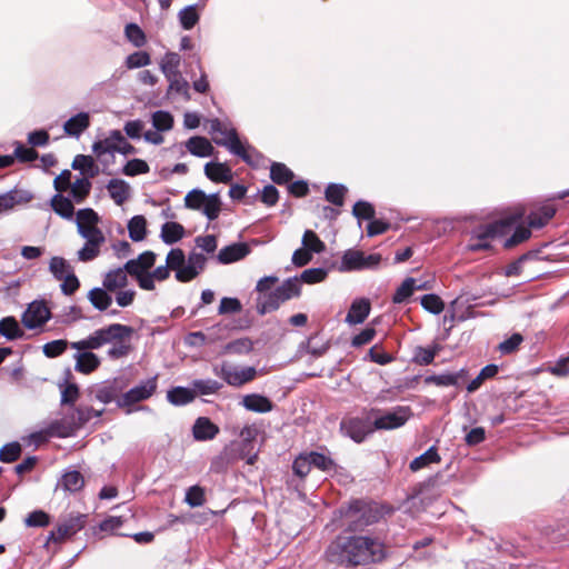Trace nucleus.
Wrapping results in <instances>:
<instances>
[{
  "instance_id": "obj_1",
  "label": "nucleus",
  "mask_w": 569,
  "mask_h": 569,
  "mask_svg": "<svg viewBox=\"0 0 569 569\" xmlns=\"http://www.w3.org/2000/svg\"><path fill=\"white\" fill-rule=\"evenodd\" d=\"M157 254L153 251H144L137 258L128 260L122 268H114L104 273L102 286L114 293L116 302L121 308L131 306L136 299L134 289H128L129 277L136 279L140 289L156 290V282L169 279L170 271L179 282H189L197 278L204 269L206 257L199 252H190L186 257L180 248L171 249L166 258V264L154 267Z\"/></svg>"
},
{
  "instance_id": "obj_2",
  "label": "nucleus",
  "mask_w": 569,
  "mask_h": 569,
  "mask_svg": "<svg viewBox=\"0 0 569 569\" xmlns=\"http://www.w3.org/2000/svg\"><path fill=\"white\" fill-rule=\"evenodd\" d=\"M325 557L328 562L357 567L383 559V545L368 536L339 535L327 547Z\"/></svg>"
},
{
  "instance_id": "obj_3",
  "label": "nucleus",
  "mask_w": 569,
  "mask_h": 569,
  "mask_svg": "<svg viewBox=\"0 0 569 569\" xmlns=\"http://www.w3.org/2000/svg\"><path fill=\"white\" fill-rule=\"evenodd\" d=\"M134 329L122 323H111L94 330L87 338L73 341L70 347L74 350H96L110 345L107 355L110 359H121L132 351L130 340Z\"/></svg>"
},
{
  "instance_id": "obj_4",
  "label": "nucleus",
  "mask_w": 569,
  "mask_h": 569,
  "mask_svg": "<svg viewBox=\"0 0 569 569\" xmlns=\"http://www.w3.org/2000/svg\"><path fill=\"white\" fill-rule=\"evenodd\" d=\"M100 217L91 208L80 209L76 214L77 231L86 240L77 251V259L81 262L92 261L100 256L106 237L98 227Z\"/></svg>"
},
{
  "instance_id": "obj_5",
  "label": "nucleus",
  "mask_w": 569,
  "mask_h": 569,
  "mask_svg": "<svg viewBox=\"0 0 569 569\" xmlns=\"http://www.w3.org/2000/svg\"><path fill=\"white\" fill-rule=\"evenodd\" d=\"M301 293V286L298 277L284 280L273 291L258 298L257 310L260 315L277 310L281 303L292 298L299 297Z\"/></svg>"
},
{
  "instance_id": "obj_6",
  "label": "nucleus",
  "mask_w": 569,
  "mask_h": 569,
  "mask_svg": "<svg viewBox=\"0 0 569 569\" xmlns=\"http://www.w3.org/2000/svg\"><path fill=\"white\" fill-rule=\"evenodd\" d=\"M525 214L523 210H518L512 216L490 223L485 227H480L475 230L473 238L475 242L468 246L469 250L478 251L482 249H488L490 247L488 240L493 239L496 237L502 236L507 232V230L519 219H521Z\"/></svg>"
},
{
  "instance_id": "obj_7",
  "label": "nucleus",
  "mask_w": 569,
  "mask_h": 569,
  "mask_svg": "<svg viewBox=\"0 0 569 569\" xmlns=\"http://www.w3.org/2000/svg\"><path fill=\"white\" fill-rule=\"evenodd\" d=\"M411 417V409L398 406L389 411L372 408L369 410V419L373 420L375 430H393L406 425Z\"/></svg>"
},
{
  "instance_id": "obj_8",
  "label": "nucleus",
  "mask_w": 569,
  "mask_h": 569,
  "mask_svg": "<svg viewBox=\"0 0 569 569\" xmlns=\"http://www.w3.org/2000/svg\"><path fill=\"white\" fill-rule=\"evenodd\" d=\"M184 206L188 209L201 211L209 220L217 219L221 210L219 194H206L200 189H192L186 194Z\"/></svg>"
},
{
  "instance_id": "obj_9",
  "label": "nucleus",
  "mask_w": 569,
  "mask_h": 569,
  "mask_svg": "<svg viewBox=\"0 0 569 569\" xmlns=\"http://www.w3.org/2000/svg\"><path fill=\"white\" fill-rule=\"evenodd\" d=\"M157 388V376L148 378L122 393L118 399V407L124 409L126 413H131L137 409L134 405L151 398L156 393Z\"/></svg>"
},
{
  "instance_id": "obj_10",
  "label": "nucleus",
  "mask_w": 569,
  "mask_h": 569,
  "mask_svg": "<svg viewBox=\"0 0 569 569\" xmlns=\"http://www.w3.org/2000/svg\"><path fill=\"white\" fill-rule=\"evenodd\" d=\"M380 261L381 256L379 253L366 254L360 250L349 249L341 258L339 270L347 272L352 270L372 269L378 267Z\"/></svg>"
},
{
  "instance_id": "obj_11",
  "label": "nucleus",
  "mask_w": 569,
  "mask_h": 569,
  "mask_svg": "<svg viewBox=\"0 0 569 569\" xmlns=\"http://www.w3.org/2000/svg\"><path fill=\"white\" fill-rule=\"evenodd\" d=\"M216 372L232 387H240L250 382L257 376V370L253 367H237L229 363H223L220 370H216Z\"/></svg>"
},
{
  "instance_id": "obj_12",
  "label": "nucleus",
  "mask_w": 569,
  "mask_h": 569,
  "mask_svg": "<svg viewBox=\"0 0 569 569\" xmlns=\"http://www.w3.org/2000/svg\"><path fill=\"white\" fill-rule=\"evenodd\" d=\"M218 146L226 147L231 153L240 157L250 166H258L262 160V156L253 147L242 142L233 133H231V140L218 141Z\"/></svg>"
},
{
  "instance_id": "obj_13",
  "label": "nucleus",
  "mask_w": 569,
  "mask_h": 569,
  "mask_svg": "<svg viewBox=\"0 0 569 569\" xmlns=\"http://www.w3.org/2000/svg\"><path fill=\"white\" fill-rule=\"evenodd\" d=\"M341 428L345 432L355 441L361 442L367 436L375 432L373 420L369 419V411L366 413V418H350L341 423Z\"/></svg>"
},
{
  "instance_id": "obj_14",
  "label": "nucleus",
  "mask_w": 569,
  "mask_h": 569,
  "mask_svg": "<svg viewBox=\"0 0 569 569\" xmlns=\"http://www.w3.org/2000/svg\"><path fill=\"white\" fill-rule=\"evenodd\" d=\"M86 525V516L81 513L70 515L61 522L57 530L51 531L48 541L60 542L80 531Z\"/></svg>"
},
{
  "instance_id": "obj_15",
  "label": "nucleus",
  "mask_w": 569,
  "mask_h": 569,
  "mask_svg": "<svg viewBox=\"0 0 569 569\" xmlns=\"http://www.w3.org/2000/svg\"><path fill=\"white\" fill-rule=\"evenodd\" d=\"M51 317L48 306L43 301L31 302L22 315V323L28 329L43 326Z\"/></svg>"
},
{
  "instance_id": "obj_16",
  "label": "nucleus",
  "mask_w": 569,
  "mask_h": 569,
  "mask_svg": "<svg viewBox=\"0 0 569 569\" xmlns=\"http://www.w3.org/2000/svg\"><path fill=\"white\" fill-rule=\"evenodd\" d=\"M124 385L118 378L112 380H107L98 385L94 389L96 399L102 403H110L116 401L118 405V399L122 395V390Z\"/></svg>"
},
{
  "instance_id": "obj_17",
  "label": "nucleus",
  "mask_w": 569,
  "mask_h": 569,
  "mask_svg": "<svg viewBox=\"0 0 569 569\" xmlns=\"http://www.w3.org/2000/svg\"><path fill=\"white\" fill-rule=\"evenodd\" d=\"M468 377V372L466 369H460L456 372H446L441 375H431L425 378V383L435 385L438 387H458L460 383L465 382Z\"/></svg>"
},
{
  "instance_id": "obj_18",
  "label": "nucleus",
  "mask_w": 569,
  "mask_h": 569,
  "mask_svg": "<svg viewBox=\"0 0 569 569\" xmlns=\"http://www.w3.org/2000/svg\"><path fill=\"white\" fill-rule=\"evenodd\" d=\"M371 303L367 298H359L352 301L346 316V322L350 326L362 323L369 316Z\"/></svg>"
},
{
  "instance_id": "obj_19",
  "label": "nucleus",
  "mask_w": 569,
  "mask_h": 569,
  "mask_svg": "<svg viewBox=\"0 0 569 569\" xmlns=\"http://www.w3.org/2000/svg\"><path fill=\"white\" fill-rule=\"evenodd\" d=\"M78 352L74 355V369L76 371L89 375L96 371L101 361L99 357L92 352V350H77Z\"/></svg>"
},
{
  "instance_id": "obj_20",
  "label": "nucleus",
  "mask_w": 569,
  "mask_h": 569,
  "mask_svg": "<svg viewBox=\"0 0 569 569\" xmlns=\"http://www.w3.org/2000/svg\"><path fill=\"white\" fill-rule=\"evenodd\" d=\"M184 147L192 156L198 158H207L212 157L216 152L212 143L206 138L201 136H194L189 138L184 142Z\"/></svg>"
},
{
  "instance_id": "obj_21",
  "label": "nucleus",
  "mask_w": 569,
  "mask_h": 569,
  "mask_svg": "<svg viewBox=\"0 0 569 569\" xmlns=\"http://www.w3.org/2000/svg\"><path fill=\"white\" fill-rule=\"evenodd\" d=\"M249 252L250 249L246 243H233L222 248L217 258L220 263L228 264L243 259Z\"/></svg>"
},
{
  "instance_id": "obj_22",
  "label": "nucleus",
  "mask_w": 569,
  "mask_h": 569,
  "mask_svg": "<svg viewBox=\"0 0 569 569\" xmlns=\"http://www.w3.org/2000/svg\"><path fill=\"white\" fill-rule=\"evenodd\" d=\"M204 174L213 182L228 183L232 180V171L230 167L222 162L206 163Z\"/></svg>"
},
{
  "instance_id": "obj_23",
  "label": "nucleus",
  "mask_w": 569,
  "mask_h": 569,
  "mask_svg": "<svg viewBox=\"0 0 569 569\" xmlns=\"http://www.w3.org/2000/svg\"><path fill=\"white\" fill-rule=\"evenodd\" d=\"M192 432L196 440H211L219 433V427L209 418L200 417L196 420Z\"/></svg>"
},
{
  "instance_id": "obj_24",
  "label": "nucleus",
  "mask_w": 569,
  "mask_h": 569,
  "mask_svg": "<svg viewBox=\"0 0 569 569\" xmlns=\"http://www.w3.org/2000/svg\"><path fill=\"white\" fill-rule=\"evenodd\" d=\"M120 136L119 130H111L109 134L102 139L93 142L92 144V152L98 157L101 158L102 156L107 153H116L118 152V138Z\"/></svg>"
},
{
  "instance_id": "obj_25",
  "label": "nucleus",
  "mask_w": 569,
  "mask_h": 569,
  "mask_svg": "<svg viewBox=\"0 0 569 569\" xmlns=\"http://www.w3.org/2000/svg\"><path fill=\"white\" fill-rule=\"evenodd\" d=\"M89 126L90 114L88 112H79L64 122L63 130L68 136L78 138Z\"/></svg>"
},
{
  "instance_id": "obj_26",
  "label": "nucleus",
  "mask_w": 569,
  "mask_h": 569,
  "mask_svg": "<svg viewBox=\"0 0 569 569\" xmlns=\"http://www.w3.org/2000/svg\"><path fill=\"white\" fill-rule=\"evenodd\" d=\"M241 405L249 411L266 413L273 409L272 402L264 396L250 393L242 398Z\"/></svg>"
},
{
  "instance_id": "obj_27",
  "label": "nucleus",
  "mask_w": 569,
  "mask_h": 569,
  "mask_svg": "<svg viewBox=\"0 0 569 569\" xmlns=\"http://www.w3.org/2000/svg\"><path fill=\"white\" fill-rule=\"evenodd\" d=\"M87 298L90 303L99 311H106L112 305L111 292L103 286L89 290Z\"/></svg>"
},
{
  "instance_id": "obj_28",
  "label": "nucleus",
  "mask_w": 569,
  "mask_h": 569,
  "mask_svg": "<svg viewBox=\"0 0 569 569\" xmlns=\"http://www.w3.org/2000/svg\"><path fill=\"white\" fill-rule=\"evenodd\" d=\"M71 166L72 169L79 170L88 179L99 174V166L91 156L78 154L74 157Z\"/></svg>"
},
{
  "instance_id": "obj_29",
  "label": "nucleus",
  "mask_w": 569,
  "mask_h": 569,
  "mask_svg": "<svg viewBox=\"0 0 569 569\" xmlns=\"http://www.w3.org/2000/svg\"><path fill=\"white\" fill-rule=\"evenodd\" d=\"M50 206L52 210L63 219L71 220L74 216V206L72 200L64 197L62 193H56L51 200Z\"/></svg>"
},
{
  "instance_id": "obj_30",
  "label": "nucleus",
  "mask_w": 569,
  "mask_h": 569,
  "mask_svg": "<svg viewBox=\"0 0 569 569\" xmlns=\"http://www.w3.org/2000/svg\"><path fill=\"white\" fill-rule=\"evenodd\" d=\"M108 192L117 204H122L130 197V186L124 180L112 179L107 184Z\"/></svg>"
},
{
  "instance_id": "obj_31",
  "label": "nucleus",
  "mask_w": 569,
  "mask_h": 569,
  "mask_svg": "<svg viewBox=\"0 0 569 569\" xmlns=\"http://www.w3.org/2000/svg\"><path fill=\"white\" fill-rule=\"evenodd\" d=\"M181 58L176 52H167L160 61V70L164 74L166 79H171L177 74H180Z\"/></svg>"
},
{
  "instance_id": "obj_32",
  "label": "nucleus",
  "mask_w": 569,
  "mask_h": 569,
  "mask_svg": "<svg viewBox=\"0 0 569 569\" xmlns=\"http://www.w3.org/2000/svg\"><path fill=\"white\" fill-rule=\"evenodd\" d=\"M91 187L90 179L84 177L77 178L69 187L72 200L76 203H82L89 196Z\"/></svg>"
},
{
  "instance_id": "obj_33",
  "label": "nucleus",
  "mask_w": 569,
  "mask_h": 569,
  "mask_svg": "<svg viewBox=\"0 0 569 569\" xmlns=\"http://www.w3.org/2000/svg\"><path fill=\"white\" fill-rule=\"evenodd\" d=\"M209 133L212 136L216 144H218V141L221 140H231V133L238 136L233 128L228 127L219 119L209 120Z\"/></svg>"
},
{
  "instance_id": "obj_34",
  "label": "nucleus",
  "mask_w": 569,
  "mask_h": 569,
  "mask_svg": "<svg viewBox=\"0 0 569 569\" xmlns=\"http://www.w3.org/2000/svg\"><path fill=\"white\" fill-rule=\"evenodd\" d=\"M184 234V228L178 222H166L161 228V239L167 244L178 242Z\"/></svg>"
},
{
  "instance_id": "obj_35",
  "label": "nucleus",
  "mask_w": 569,
  "mask_h": 569,
  "mask_svg": "<svg viewBox=\"0 0 569 569\" xmlns=\"http://www.w3.org/2000/svg\"><path fill=\"white\" fill-rule=\"evenodd\" d=\"M49 271L54 279L62 280L66 276L73 272L72 266L62 257H52L49 261Z\"/></svg>"
},
{
  "instance_id": "obj_36",
  "label": "nucleus",
  "mask_w": 569,
  "mask_h": 569,
  "mask_svg": "<svg viewBox=\"0 0 569 569\" xmlns=\"http://www.w3.org/2000/svg\"><path fill=\"white\" fill-rule=\"evenodd\" d=\"M441 458L439 453L437 452V449L435 447L429 448L425 453L421 456L415 458L410 462V470L416 472L422 468L428 467L431 463H438L440 462Z\"/></svg>"
},
{
  "instance_id": "obj_37",
  "label": "nucleus",
  "mask_w": 569,
  "mask_h": 569,
  "mask_svg": "<svg viewBox=\"0 0 569 569\" xmlns=\"http://www.w3.org/2000/svg\"><path fill=\"white\" fill-rule=\"evenodd\" d=\"M556 213V209L551 204L542 206L538 211L531 212L529 216V227H543Z\"/></svg>"
},
{
  "instance_id": "obj_38",
  "label": "nucleus",
  "mask_w": 569,
  "mask_h": 569,
  "mask_svg": "<svg viewBox=\"0 0 569 569\" xmlns=\"http://www.w3.org/2000/svg\"><path fill=\"white\" fill-rule=\"evenodd\" d=\"M196 398L194 391L184 387H176L168 391L167 399L176 406H182L191 402Z\"/></svg>"
},
{
  "instance_id": "obj_39",
  "label": "nucleus",
  "mask_w": 569,
  "mask_h": 569,
  "mask_svg": "<svg viewBox=\"0 0 569 569\" xmlns=\"http://www.w3.org/2000/svg\"><path fill=\"white\" fill-rule=\"evenodd\" d=\"M60 486L69 492H77L84 486V479L79 471H68L62 476Z\"/></svg>"
},
{
  "instance_id": "obj_40",
  "label": "nucleus",
  "mask_w": 569,
  "mask_h": 569,
  "mask_svg": "<svg viewBox=\"0 0 569 569\" xmlns=\"http://www.w3.org/2000/svg\"><path fill=\"white\" fill-rule=\"evenodd\" d=\"M308 455L310 457L312 467L328 473L337 471L338 466L329 456L317 451H311Z\"/></svg>"
},
{
  "instance_id": "obj_41",
  "label": "nucleus",
  "mask_w": 569,
  "mask_h": 569,
  "mask_svg": "<svg viewBox=\"0 0 569 569\" xmlns=\"http://www.w3.org/2000/svg\"><path fill=\"white\" fill-rule=\"evenodd\" d=\"M147 221L143 216H134L128 223L129 237L133 241H141L146 238Z\"/></svg>"
},
{
  "instance_id": "obj_42",
  "label": "nucleus",
  "mask_w": 569,
  "mask_h": 569,
  "mask_svg": "<svg viewBox=\"0 0 569 569\" xmlns=\"http://www.w3.org/2000/svg\"><path fill=\"white\" fill-rule=\"evenodd\" d=\"M0 333L9 340L18 339L23 335L13 317H6L0 320Z\"/></svg>"
},
{
  "instance_id": "obj_43",
  "label": "nucleus",
  "mask_w": 569,
  "mask_h": 569,
  "mask_svg": "<svg viewBox=\"0 0 569 569\" xmlns=\"http://www.w3.org/2000/svg\"><path fill=\"white\" fill-rule=\"evenodd\" d=\"M270 177L273 182L278 184H283L293 178L292 171L286 167L283 163L274 162L270 168Z\"/></svg>"
},
{
  "instance_id": "obj_44",
  "label": "nucleus",
  "mask_w": 569,
  "mask_h": 569,
  "mask_svg": "<svg viewBox=\"0 0 569 569\" xmlns=\"http://www.w3.org/2000/svg\"><path fill=\"white\" fill-rule=\"evenodd\" d=\"M124 34L128 41L137 48L143 47L147 42L143 30L136 23H128L124 28Z\"/></svg>"
},
{
  "instance_id": "obj_45",
  "label": "nucleus",
  "mask_w": 569,
  "mask_h": 569,
  "mask_svg": "<svg viewBox=\"0 0 569 569\" xmlns=\"http://www.w3.org/2000/svg\"><path fill=\"white\" fill-rule=\"evenodd\" d=\"M302 244L303 248L308 250L310 253H320L326 249L323 241H321L320 238L312 230L305 231L302 237Z\"/></svg>"
},
{
  "instance_id": "obj_46",
  "label": "nucleus",
  "mask_w": 569,
  "mask_h": 569,
  "mask_svg": "<svg viewBox=\"0 0 569 569\" xmlns=\"http://www.w3.org/2000/svg\"><path fill=\"white\" fill-rule=\"evenodd\" d=\"M416 290V280L407 278L401 286L396 290L392 301L395 303H402L412 296Z\"/></svg>"
},
{
  "instance_id": "obj_47",
  "label": "nucleus",
  "mask_w": 569,
  "mask_h": 569,
  "mask_svg": "<svg viewBox=\"0 0 569 569\" xmlns=\"http://www.w3.org/2000/svg\"><path fill=\"white\" fill-rule=\"evenodd\" d=\"M179 21L184 30L192 29L199 21V13L196 6H189L182 9L179 14Z\"/></svg>"
},
{
  "instance_id": "obj_48",
  "label": "nucleus",
  "mask_w": 569,
  "mask_h": 569,
  "mask_svg": "<svg viewBox=\"0 0 569 569\" xmlns=\"http://www.w3.org/2000/svg\"><path fill=\"white\" fill-rule=\"evenodd\" d=\"M169 82L168 92H174L177 94L182 96L186 100L190 99L189 93V83L184 80L180 74L172 77L171 79H167Z\"/></svg>"
},
{
  "instance_id": "obj_49",
  "label": "nucleus",
  "mask_w": 569,
  "mask_h": 569,
  "mask_svg": "<svg viewBox=\"0 0 569 569\" xmlns=\"http://www.w3.org/2000/svg\"><path fill=\"white\" fill-rule=\"evenodd\" d=\"M151 120L153 127L159 131H168L173 126V117L168 111L159 110L153 112Z\"/></svg>"
},
{
  "instance_id": "obj_50",
  "label": "nucleus",
  "mask_w": 569,
  "mask_h": 569,
  "mask_svg": "<svg viewBox=\"0 0 569 569\" xmlns=\"http://www.w3.org/2000/svg\"><path fill=\"white\" fill-rule=\"evenodd\" d=\"M149 171V164L144 160L138 158L129 160L122 169L123 174L128 177L144 174L148 173Z\"/></svg>"
},
{
  "instance_id": "obj_51",
  "label": "nucleus",
  "mask_w": 569,
  "mask_h": 569,
  "mask_svg": "<svg viewBox=\"0 0 569 569\" xmlns=\"http://www.w3.org/2000/svg\"><path fill=\"white\" fill-rule=\"evenodd\" d=\"M421 306L423 307L425 310L433 315H439L445 309V303L441 300V298L433 293L422 296Z\"/></svg>"
},
{
  "instance_id": "obj_52",
  "label": "nucleus",
  "mask_w": 569,
  "mask_h": 569,
  "mask_svg": "<svg viewBox=\"0 0 569 569\" xmlns=\"http://www.w3.org/2000/svg\"><path fill=\"white\" fill-rule=\"evenodd\" d=\"M192 391H194V395H212L216 393L220 388L221 385L212 379L207 380H194L192 382Z\"/></svg>"
},
{
  "instance_id": "obj_53",
  "label": "nucleus",
  "mask_w": 569,
  "mask_h": 569,
  "mask_svg": "<svg viewBox=\"0 0 569 569\" xmlns=\"http://www.w3.org/2000/svg\"><path fill=\"white\" fill-rule=\"evenodd\" d=\"M21 450V446L17 441L7 443L0 449V460L7 463L13 462L20 457Z\"/></svg>"
},
{
  "instance_id": "obj_54",
  "label": "nucleus",
  "mask_w": 569,
  "mask_h": 569,
  "mask_svg": "<svg viewBox=\"0 0 569 569\" xmlns=\"http://www.w3.org/2000/svg\"><path fill=\"white\" fill-rule=\"evenodd\" d=\"M327 273H328L327 270L323 268L307 269L301 273L300 278H298L299 283L305 282V283L313 284V283L321 282L326 279Z\"/></svg>"
},
{
  "instance_id": "obj_55",
  "label": "nucleus",
  "mask_w": 569,
  "mask_h": 569,
  "mask_svg": "<svg viewBox=\"0 0 569 569\" xmlns=\"http://www.w3.org/2000/svg\"><path fill=\"white\" fill-rule=\"evenodd\" d=\"M150 56L146 51L133 52L126 59V66L128 69L142 68L150 64Z\"/></svg>"
},
{
  "instance_id": "obj_56",
  "label": "nucleus",
  "mask_w": 569,
  "mask_h": 569,
  "mask_svg": "<svg viewBox=\"0 0 569 569\" xmlns=\"http://www.w3.org/2000/svg\"><path fill=\"white\" fill-rule=\"evenodd\" d=\"M184 501L192 508L204 503V491L199 486H192L187 490Z\"/></svg>"
},
{
  "instance_id": "obj_57",
  "label": "nucleus",
  "mask_w": 569,
  "mask_h": 569,
  "mask_svg": "<svg viewBox=\"0 0 569 569\" xmlns=\"http://www.w3.org/2000/svg\"><path fill=\"white\" fill-rule=\"evenodd\" d=\"M27 527H47L50 523V516L43 510H36L24 519Z\"/></svg>"
},
{
  "instance_id": "obj_58",
  "label": "nucleus",
  "mask_w": 569,
  "mask_h": 569,
  "mask_svg": "<svg viewBox=\"0 0 569 569\" xmlns=\"http://www.w3.org/2000/svg\"><path fill=\"white\" fill-rule=\"evenodd\" d=\"M346 188L341 184H330L326 189V199L336 204L341 206L343 203Z\"/></svg>"
},
{
  "instance_id": "obj_59",
  "label": "nucleus",
  "mask_w": 569,
  "mask_h": 569,
  "mask_svg": "<svg viewBox=\"0 0 569 569\" xmlns=\"http://www.w3.org/2000/svg\"><path fill=\"white\" fill-rule=\"evenodd\" d=\"M67 347H68V341L59 339V340H53V341L47 342L42 347V350H43V353L48 358H54V357L62 355L66 351Z\"/></svg>"
},
{
  "instance_id": "obj_60",
  "label": "nucleus",
  "mask_w": 569,
  "mask_h": 569,
  "mask_svg": "<svg viewBox=\"0 0 569 569\" xmlns=\"http://www.w3.org/2000/svg\"><path fill=\"white\" fill-rule=\"evenodd\" d=\"M311 460L308 453L300 455L293 461L292 469L301 478L306 477L311 470Z\"/></svg>"
},
{
  "instance_id": "obj_61",
  "label": "nucleus",
  "mask_w": 569,
  "mask_h": 569,
  "mask_svg": "<svg viewBox=\"0 0 569 569\" xmlns=\"http://www.w3.org/2000/svg\"><path fill=\"white\" fill-rule=\"evenodd\" d=\"M531 236V231L526 226H518L515 230L513 234L506 240L505 247L511 248L513 246H517L526 240H528Z\"/></svg>"
},
{
  "instance_id": "obj_62",
  "label": "nucleus",
  "mask_w": 569,
  "mask_h": 569,
  "mask_svg": "<svg viewBox=\"0 0 569 569\" xmlns=\"http://www.w3.org/2000/svg\"><path fill=\"white\" fill-rule=\"evenodd\" d=\"M60 289L63 295L72 296L80 287V281L74 271L62 278Z\"/></svg>"
},
{
  "instance_id": "obj_63",
  "label": "nucleus",
  "mask_w": 569,
  "mask_h": 569,
  "mask_svg": "<svg viewBox=\"0 0 569 569\" xmlns=\"http://www.w3.org/2000/svg\"><path fill=\"white\" fill-rule=\"evenodd\" d=\"M252 350V341L248 338L234 340L226 346L229 353H248Z\"/></svg>"
},
{
  "instance_id": "obj_64",
  "label": "nucleus",
  "mask_w": 569,
  "mask_h": 569,
  "mask_svg": "<svg viewBox=\"0 0 569 569\" xmlns=\"http://www.w3.org/2000/svg\"><path fill=\"white\" fill-rule=\"evenodd\" d=\"M436 353L435 349L418 347L415 351L413 360L418 365L426 366L433 361Z\"/></svg>"
}]
</instances>
